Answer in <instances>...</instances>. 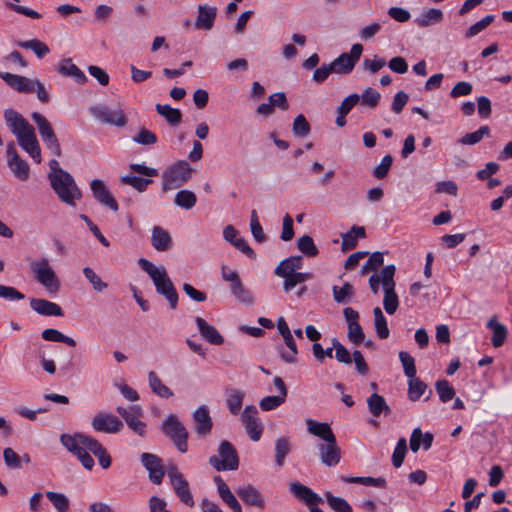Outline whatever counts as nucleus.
Wrapping results in <instances>:
<instances>
[{
  "label": "nucleus",
  "instance_id": "1",
  "mask_svg": "<svg viewBox=\"0 0 512 512\" xmlns=\"http://www.w3.org/2000/svg\"><path fill=\"white\" fill-rule=\"evenodd\" d=\"M11 132L16 136L19 145L36 162H41V149L36 138L32 125L18 112L13 109H7L4 113Z\"/></svg>",
  "mask_w": 512,
  "mask_h": 512
},
{
  "label": "nucleus",
  "instance_id": "2",
  "mask_svg": "<svg viewBox=\"0 0 512 512\" xmlns=\"http://www.w3.org/2000/svg\"><path fill=\"white\" fill-rule=\"evenodd\" d=\"M138 265L148 274L155 286L156 292L166 298L171 309H176L179 296L166 268L162 265L159 267L155 266L145 258H139Z\"/></svg>",
  "mask_w": 512,
  "mask_h": 512
},
{
  "label": "nucleus",
  "instance_id": "3",
  "mask_svg": "<svg viewBox=\"0 0 512 512\" xmlns=\"http://www.w3.org/2000/svg\"><path fill=\"white\" fill-rule=\"evenodd\" d=\"M60 175L51 177L50 185L61 202L75 206L76 201L81 199L82 193L77 186L73 176L67 171H59Z\"/></svg>",
  "mask_w": 512,
  "mask_h": 512
},
{
  "label": "nucleus",
  "instance_id": "4",
  "mask_svg": "<svg viewBox=\"0 0 512 512\" xmlns=\"http://www.w3.org/2000/svg\"><path fill=\"white\" fill-rule=\"evenodd\" d=\"M192 177V168L185 160H179L169 166L162 174V190L164 192L182 187Z\"/></svg>",
  "mask_w": 512,
  "mask_h": 512
},
{
  "label": "nucleus",
  "instance_id": "5",
  "mask_svg": "<svg viewBox=\"0 0 512 512\" xmlns=\"http://www.w3.org/2000/svg\"><path fill=\"white\" fill-rule=\"evenodd\" d=\"M84 439H87V435L82 433H75L73 435L62 434L60 436L61 444L78 458L85 469L90 471L95 466V462L89 454L90 451L87 445L81 444V442H85Z\"/></svg>",
  "mask_w": 512,
  "mask_h": 512
},
{
  "label": "nucleus",
  "instance_id": "6",
  "mask_svg": "<svg viewBox=\"0 0 512 512\" xmlns=\"http://www.w3.org/2000/svg\"><path fill=\"white\" fill-rule=\"evenodd\" d=\"M209 464L218 472L233 471L239 467V457L235 447L227 440H222L218 447V455L209 458Z\"/></svg>",
  "mask_w": 512,
  "mask_h": 512
},
{
  "label": "nucleus",
  "instance_id": "7",
  "mask_svg": "<svg viewBox=\"0 0 512 512\" xmlns=\"http://www.w3.org/2000/svg\"><path fill=\"white\" fill-rule=\"evenodd\" d=\"M30 269L34 278L44 286L48 292L56 293L60 288V281L50 265L48 258L43 257L39 260L33 261L30 264Z\"/></svg>",
  "mask_w": 512,
  "mask_h": 512
},
{
  "label": "nucleus",
  "instance_id": "8",
  "mask_svg": "<svg viewBox=\"0 0 512 512\" xmlns=\"http://www.w3.org/2000/svg\"><path fill=\"white\" fill-rule=\"evenodd\" d=\"M162 432L171 439L176 448L185 453L188 449V431L174 414H169L162 423Z\"/></svg>",
  "mask_w": 512,
  "mask_h": 512
},
{
  "label": "nucleus",
  "instance_id": "9",
  "mask_svg": "<svg viewBox=\"0 0 512 512\" xmlns=\"http://www.w3.org/2000/svg\"><path fill=\"white\" fill-rule=\"evenodd\" d=\"M384 252L376 251L370 255L366 263L361 268V275L372 273L369 278V286L373 293H378L379 286H384Z\"/></svg>",
  "mask_w": 512,
  "mask_h": 512
},
{
  "label": "nucleus",
  "instance_id": "10",
  "mask_svg": "<svg viewBox=\"0 0 512 512\" xmlns=\"http://www.w3.org/2000/svg\"><path fill=\"white\" fill-rule=\"evenodd\" d=\"M31 118L37 125L39 135L47 149L56 157H60L62 155L61 147L51 123L44 115L38 112H33Z\"/></svg>",
  "mask_w": 512,
  "mask_h": 512
},
{
  "label": "nucleus",
  "instance_id": "11",
  "mask_svg": "<svg viewBox=\"0 0 512 512\" xmlns=\"http://www.w3.org/2000/svg\"><path fill=\"white\" fill-rule=\"evenodd\" d=\"M222 279L230 282L231 294L241 303L251 305L254 302V297L250 290L242 283L239 273L235 270L229 269L227 266L221 268Z\"/></svg>",
  "mask_w": 512,
  "mask_h": 512
},
{
  "label": "nucleus",
  "instance_id": "12",
  "mask_svg": "<svg viewBox=\"0 0 512 512\" xmlns=\"http://www.w3.org/2000/svg\"><path fill=\"white\" fill-rule=\"evenodd\" d=\"M167 475L179 500L185 505L193 507V495L183 474L178 470L176 466H171L168 468Z\"/></svg>",
  "mask_w": 512,
  "mask_h": 512
},
{
  "label": "nucleus",
  "instance_id": "13",
  "mask_svg": "<svg viewBox=\"0 0 512 512\" xmlns=\"http://www.w3.org/2000/svg\"><path fill=\"white\" fill-rule=\"evenodd\" d=\"M362 52L363 46L356 43L351 47L350 53H342L339 55L330 63L332 68H334V73L343 75L349 74L354 69L356 62L360 59Z\"/></svg>",
  "mask_w": 512,
  "mask_h": 512
},
{
  "label": "nucleus",
  "instance_id": "14",
  "mask_svg": "<svg viewBox=\"0 0 512 512\" xmlns=\"http://www.w3.org/2000/svg\"><path fill=\"white\" fill-rule=\"evenodd\" d=\"M241 421L249 438L252 441H259L263 433V425L258 418V410L256 406H246L241 415Z\"/></svg>",
  "mask_w": 512,
  "mask_h": 512
},
{
  "label": "nucleus",
  "instance_id": "15",
  "mask_svg": "<svg viewBox=\"0 0 512 512\" xmlns=\"http://www.w3.org/2000/svg\"><path fill=\"white\" fill-rule=\"evenodd\" d=\"M89 112L92 116L104 124L123 127L127 123V119L121 109L112 110L106 105H97L90 107Z\"/></svg>",
  "mask_w": 512,
  "mask_h": 512
},
{
  "label": "nucleus",
  "instance_id": "16",
  "mask_svg": "<svg viewBox=\"0 0 512 512\" xmlns=\"http://www.w3.org/2000/svg\"><path fill=\"white\" fill-rule=\"evenodd\" d=\"M91 426L96 432L114 434L120 432L124 425L112 413L100 412L92 418Z\"/></svg>",
  "mask_w": 512,
  "mask_h": 512
},
{
  "label": "nucleus",
  "instance_id": "17",
  "mask_svg": "<svg viewBox=\"0 0 512 512\" xmlns=\"http://www.w3.org/2000/svg\"><path fill=\"white\" fill-rule=\"evenodd\" d=\"M116 411L125 420L128 427L136 434L143 436L146 432V424L140 420L142 408L139 405H132L129 408L118 406Z\"/></svg>",
  "mask_w": 512,
  "mask_h": 512
},
{
  "label": "nucleus",
  "instance_id": "18",
  "mask_svg": "<svg viewBox=\"0 0 512 512\" xmlns=\"http://www.w3.org/2000/svg\"><path fill=\"white\" fill-rule=\"evenodd\" d=\"M141 463L149 472V479L154 484H160L165 475L162 459L152 453H142Z\"/></svg>",
  "mask_w": 512,
  "mask_h": 512
},
{
  "label": "nucleus",
  "instance_id": "19",
  "mask_svg": "<svg viewBox=\"0 0 512 512\" xmlns=\"http://www.w3.org/2000/svg\"><path fill=\"white\" fill-rule=\"evenodd\" d=\"M317 449L322 464L334 467L340 462L341 449L337 444L336 438L325 443H319Z\"/></svg>",
  "mask_w": 512,
  "mask_h": 512
},
{
  "label": "nucleus",
  "instance_id": "20",
  "mask_svg": "<svg viewBox=\"0 0 512 512\" xmlns=\"http://www.w3.org/2000/svg\"><path fill=\"white\" fill-rule=\"evenodd\" d=\"M8 166L12 170L14 176L21 181L29 178L30 168L26 161L21 159L17 154L13 143L7 146Z\"/></svg>",
  "mask_w": 512,
  "mask_h": 512
},
{
  "label": "nucleus",
  "instance_id": "21",
  "mask_svg": "<svg viewBox=\"0 0 512 512\" xmlns=\"http://www.w3.org/2000/svg\"><path fill=\"white\" fill-rule=\"evenodd\" d=\"M217 17V7L207 4L197 6V16L194 21V27L197 30L210 31L214 27Z\"/></svg>",
  "mask_w": 512,
  "mask_h": 512
},
{
  "label": "nucleus",
  "instance_id": "22",
  "mask_svg": "<svg viewBox=\"0 0 512 512\" xmlns=\"http://www.w3.org/2000/svg\"><path fill=\"white\" fill-rule=\"evenodd\" d=\"M289 490L298 500L308 506L309 511H311V507H316L319 503H322V498L317 493L300 482H292Z\"/></svg>",
  "mask_w": 512,
  "mask_h": 512
},
{
  "label": "nucleus",
  "instance_id": "23",
  "mask_svg": "<svg viewBox=\"0 0 512 512\" xmlns=\"http://www.w3.org/2000/svg\"><path fill=\"white\" fill-rule=\"evenodd\" d=\"M90 188L94 198L101 203L109 207L112 211H118L119 206L117 201L114 199L104 182L100 179H94L90 183Z\"/></svg>",
  "mask_w": 512,
  "mask_h": 512
},
{
  "label": "nucleus",
  "instance_id": "24",
  "mask_svg": "<svg viewBox=\"0 0 512 512\" xmlns=\"http://www.w3.org/2000/svg\"><path fill=\"white\" fill-rule=\"evenodd\" d=\"M195 422V432L199 436H207L213 428V421L206 405L199 406L192 414Z\"/></svg>",
  "mask_w": 512,
  "mask_h": 512
},
{
  "label": "nucleus",
  "instance_id": "25",
  "mask_svg": "<svg viewBox=\"0 0 512 512\" xmlns=\"http://www.w3.org/2000/svg\"><path fill=\"white\" fill-rule=\"evenodd\" d=\"M30 307L31 309L41 316L46 317H62L64 316V311L57 303L42 299V298H30Z\"/></svg>",
  "mask_w": 512,
  "mask_h": 512
},
{
  "label": "nucleus",
  "instance_id": "26",
  "mask_svg": "<svg viewBox=\"0 0 512 512\" xmlns=\"http://www.w3.org/2000/svg\"><path fill=\"white\" fill-rule=\"evenodd\" d=\"M240 499L248 506L256 507L260 510L265 509V500L261 492L253 485L248 484L237 489Z\"/></svg>",
  "mask_w": 512,
  "mask_h": 512
},
{
  "label": "nucleus",
  "instance_id": "27",
  "mask_svg": "<svg viewBox=\"0 0 512 512\" xmlns=\"http://www.w3.org/2000/svg\"><path fill=\"white\" fill-rule=\"evenodd\" d=\"M0 78L3 79L10 88L17 92L33 93L32 85L35 84L34 80L9 72H0Z\"/></svg>",
  "mask_w": 512,
  "mask_h": 512
},
{
  "label": "nucleus",
  "instance_id": "28",
  "mask_svg": "<svg viewBox=\"0 0 512 512\" xmlns=\"http://www.w3.org/2000/svg\"><path fill=\"white\" fill-rule=\"evenodd\" d=\"M84 441L81 444L87 445L88 450L98 459L99 465L103 469H108L111 466L112 459L104 446L92 436L87 435V439H84Z\"/></svg>",
  "mask_w": 512,
  "mask_h": 512
},
{
  "label": "nucleus",
  "instance_id": "29",
  "mask_svg": "<svg viewBox=\"0 0 512 512\" xmlns=\"http://www.w3.org/2000/svg\"><path fill=\"white\" fill-rule=\"evenodd\" d=\"M407 384V396L410 401H418L422 396H425V400H428L433 394L432 390L428 389L427 384L417 375L409 377Z\"/></svg>",
  "mask_w": 512,
  "mask_h": 512
},
{
  "label": "nucleus",
  "instance_id": "30",
  "mask_svg": "<svg viewBox=\"0 0 512 512\" xmlns=\"http://www.w3.org/2000/svg\"><path fill=\"white\" fill-rule=\"evenodd\" d=\"M195 323L202 338L210 344L221 345L224 342V338L218 330L202 317L197 316Z\"/></svg>",
  "mask_w": 512,
  "mask_h": 512
},
{
  "label": "nucleus",
  "instance_id": "31",
  "mask_svg": "<svg viewBox=\"0 0 512 512\" xmlns=\"http://www.w3.org/2000/svg\"><path fill=\"white\" fill-rule=\"evenodd\" d=\"M214 482L217 486V491L222 501L227 504L233 512H242L240 503L238 502L235 495L231 492L229 486L224 482V480L218 475L214 477Z\"/></svg>",
  "mask_w": 512,
  "mask_h": 512
},
{
  "label": "nucleus",
  "instance_id": "32",
  "mask_svg": "<svg viewBox=\"0 0 512 512\" xmlns=\"http://www.w3.org/2000/svg\"><path fill=\"white\" fill-rule=\"evenodd\" d=\"M57 71L65 77H71L78 84L87 82L84 72L72 62L71 58L62 59L57 67Z\"/></svg>",
  "mask_w": 512,
  "mask_h": 512
},
{
  "label": "nucleus",
  "instance_id": "33",
  "mask_svg": "<svg viewBox=\"0 0 512 512\" xmlns=\"http://www.w3.org/2000/svg\"><path fill=\"white\" fill-rule=\"evenodd\" d=\"M306 425L308 432L322 439L323 443L336 438L330 425L326 422H318L313 419H306Z\"/></svg>",
  "mask_w": 512,
  "mask_h": 512
},
{
  "label": "nucleus",
  "instance_id": "34",
  "mask_svg": "<svg viewBox=\"0 0 512 512\" xmlns=\"http://www.w3.org/2000/svg\"><path fill=\"white\" fill-rule=\"evenodd\" d=\"M434 436L430 432L423 433L422 430L417 427L413 429L410 436V449L413 453H417L423 445L424 450H429L432 446Z\"/></svg>",
  "mask_w": 512,
  "mask_h": 512
},
{
  "label": "nucleus",
  "instance_id": "35",
  "mask_svg": "<svg viewBox=\"0 0 512 512\" xmlns=\"http://www.w3.org/2000/svg\"><path fill=\"white\" fill-rule=\"evenodd\" d=\"M151 245L157 251H167L172 246V238L168 231L160 226H155L152 229Z\"/></svg>",
  "mask_w": 512,
  "mask_h": 512
},
{
  "label": "nucleus",
  "instance_id": "36",
  "mask_svg": "<svg viewBox=\"0 0 512 512\" xmlns=\"http://www.w3.org/2000/svg\"><path fill=\"white\" fill-rule=\"evenodd\" d=\"M303 266L302 256H290L282 260L274 270L276 276H289Z\"/></svg>",
  "mask_w": 512,
  "mask_h": 512
},
{
  "label": "nucleus",
  "instance_id": "37",
  "mask_svg": "<svg viewBox=\"0 0 512 512\" xmlns=\"http://www.w3.org/2000/svg\"><path fill=\"white\" fill-rule=\"evenodd\" d=\"M365 229L362 226H352V228L341 235L342 244L341 249L344 252L350 251L354 249L357 245V241L359 238L365 237Z\"/></svg>",
  "mask_w": 512,
  "mask_h": 512
},
{
  "label": "nucleus",
  "instance_id": "38",
  "mask_svg": "<svg viewBox=\"0 0 512 512\" xmlns=\"http://www.w3.org/2000/svg\"><path fill=\"white\" fill-rule=\"evenodd\" d=\"M148 382L150 389L157 396L168 399L174 395L173 391L162 382L156 372L150 371L148 373Z\"/></svg>",
  "mask_w": 512,
  "mask_h": 512
},
{
  "label": "nucleus",
  "instance_id": "39",
  "mask_svg": "<svg viewBox=\"0 0 512 512\" xmlns=\"http://www.w3.org/2000/svg\"><path fill=\"white\" fill-rule=\"evenodd\" d=\"M394 278H386V314L393 315L399 307L398 295L395 292Z\"/></svg>",
  "mask_w": 512,
  "mask_h": 512
},
{
  "label": "nucleus",
  "instance_id": "40",
  "mask_svg": "<svg viewBox=\"0 0 512 512\" xmlns=\"http://www.w3.org/2000/svg\"><path fill=\"white\" fill-rule=\"evenodd\" d=\"M443 17L444 14L442 10L430 8L424 11L415 21L420 27H428L441 22Z\"/></svg>",
  "mask_w": 512,
  "mask_h": 512
},
{
  "label": "nucleus",
  "instance_id": "41",
  "mask_svg": "<svg viewBox=\"0 0 512 512\" xmlns=\"http://www.w3.org/2000/svg\"><path fill=\"white\" fill-rule=\"evenodd\" d=\"M155 108L158 114L163 116L170 125L176 126L180 124L182 113L179 109L172 108L168 104H156Z\"/></svg>",
  "mask_w": 512,
  "mask_h": 512
},
{
  "label": "nucleus",
  "instance_id": "42",
  "mask_svg": "<svg viewBox=\"0 0 512 512\" xmlns=\"http://www.w3.org/2000/svg\"><path fill=\"white\" fill-rule=\"evenodd\" d=\"M487 327L493 331L491 338L492 345L495 348L502 346L507 337V328L505 325L497 322L495 318H491L487 323Z\"/></svg>",
  "mask_w": 512,
  "mask_h": 512
},
{
  "label": "nucleus",
  "instance_id": "43",
  "mask_svg": "<svg viewBox=\"0 0 512 512\" xmlns=\"http://www.w3.org/2000/svg\"><path fill=\"white\" fill-rule=\"evenodd\" d=\"M291 451V444L287 437H279L275 441V462L278 467H282L285 463L286 456Z\"/></svg>",
  "mask_w": 512,
  "mask_h": 512
},
{
  "label": "nucleus",
  "instance_id": "44",
  "mask_svg": "<svg viewBox=\"0 0 512 512\" xmlns=\"http://www.w3.org/2000/svg\"><path fill=\"white\" fill-rule=\"evenodd\" d=\"M197 202L196 194L190 190H180L174 197V204L182 209L190 210Z\"/></svg>",
  "mask_w": 512,
  "mask_h": 512
},
{
  "label": "nucleus",
  "instance_id": "45",
  "mask_svg": "<svg viewBox=\"0 0 512 512\" xmlns=\"http://www.w3.org/2000/svg\"><path fill=\"white\" fill-rule=\"evenodd\" d=\"M41 337L45 341L61 342V343H65L66 345H68L70 347L76 346V341L73 338L64 335L62 332H60L59 330L54 329V328H47V329L43 330L41 333Z\"/></svg>",
  "mask_w": 512,
  "mask_h": 512
},
{
  "label": "nucleus",
  "instance_id": "46",
  "mask_svg": "<svg viewBox=\"0 0 512 512\" xmlns=\"http://www.w3.org/2000/svg\"><path fill=\"white\" fill-rule=\"evenodd\" d=\"M17 46H19L20 48H23V49L32 50L39 59H42L44 56H46L50 52L49 47L44 42H42L38 39H31V40H27V41H18Z\"/></svg>",
  "mask_w": 512,
  "mask_h": 512
},
{
  "label": "nucleus",
  "instance_id": "47",
  "mask_svg": "<svg viewBox=\"0 0 512 512\" xmlns=\"http://www.w3.org/2000/svg\"><path fill=\"white\" fill-rule=\"evenodd\" d=\"M284 342L286 346L289 348V352L284 351L283 347L279 348V352L281 355V358L286 363H295L296 362V355L298 354V349L296 346V342L290 333L289 335H284L283 337Z\"/></svg>",
  "mask_w": 512,
  "mask_h": 512
},
{
  "label": "nucleus",
  "instance_id": "48",
  "mask_svg": "<svg viewBox=\"0 0 512 512\" xmlns=\"http://www.w3.org/2000/svg\"><path fill=\"white\" fill-rule=\"evenodd\" d=\"M330 508L335 512H353L351 505L341 497L334 496L330 491L324 493Z\"/></svg>",
  "mask_w": 512,
  "mask_h": 512
},
{
  "label": "nucleus",
  "instance_id": "49",
  "mask_svg": "<svg viewBox=\"0 0 512 512\" xmlns=\"http://www.w3.org/2000/svg\"><path fill=\"white\" fill-rule=\"evenodd\" d=\"M244 392L240 390H232L226 399V404L229 412L232 415H238L242 408Z\"/></svg>",
  "mask_w": 512,
  "mask_h": 512
},
{
  "label": "nucleus",
  "instance_id": "50",
  "mask_svg": "<svg viewBox=\"0 0 512 512\" xmlns=\"http://www.w3.org/2000/svg\"><path fill=\"white\" fill-rule=\"evenodd\" d=\"M297 248L308 257H315L319 253L313 238L309 235L298 238Z\"/></svg>",
  "mask_w": 512,
  "mask_h": 512
},
{
  "label": "nucleus",
  "instance_id": "51",
  "mask_svg": "<svg viewBox=\"0 0 512 512\" xmlns=\"http://www.w3.org/2000/svg\"><path fill=\"white\" fill-rule=\"evenodd\" d=\"M121 181L133 187L138 192H144L147 190V187L153 182L152 179L142 178L135 175H125L121 178Z\"/></svg>",
  "mask_w": 512,
  "mask_h": 512
},
{
  "label": "nucleus",
  "instance_id": "52",
  "mask_svg": "<svg viewBox=\"0 0 512 512\" xmlns=\"http://www.w3.org/2000/svg\"><path fill=\"white\" fill-rule=\"evenodd\" d=\"M46 497L53 504L58 512H67L69 509V499L63 493L48 491Z\"/></svg>",
  "mask_w": 512,
  "mask_h": 512
},
{
  "label": "nucleus",
  "instance_id": "53",
  "mask_svg": "<svg viewBox=\"0 0 512 512\" xmlns=\"http://www.w3.org/2000/svg\"><path fill=\"white\" fill-rule=\"evenodd\" d=\"M436 391L439 395L440 400L443 403H447L455 396V390L449 383V381L442 379L435 383Z\"/></svg>",
  "mask_w": 512,
  "mask_h": 512
},
{
  "label": "nucleus",
  "instance_id": "54",
  "mask_svg": "<svg viewBox=\"0 0 512 512\" xmlns=\"http://www.w3.org/2000/svg\"><path fill=\"white\" fill-rule=\"evenodd\" d=\"M489 132L490 128L487 125L481 126L477 131L467 133L462 138H460L459 143L463 145H475L479 143L484 136L488 135Z\"/></svg>",
  "mask_w": 512,
  "mask_h": 512
},
{
  "label": "nucleus",
  "instance_id": "55",
  "mask_svg": "<svg viewBox=\"0 0 512 512\" xmlns=\"http://www.w3.org/2000/svg\"><path fill=\"white\" fill-rule=\"evenodd\" d=\"M292 131L297 137H306L311 131L309 122L303 114H299L293 121Z\"/></svg>",
  "mask_w": 512,
  "mask_h": 512
},
{
  "label": "nucleus",
  "instance_id": "56",
  "mask_svg": "<svg viewBox=\"0 0 512 512\" xmlns=\"http://www.w3.org/2000/svg\"><path fill=\"white\" fill-rule=\"evenodd\" d=\"M380 99H381V94L377 90H375L371 87H368L364 90V92L360 96L359 103L363 106H367L369 108H374L377 106Z\"/></svg>",
  "mask_w": 512,
  "mask_h": 512
},
{
  "label": "nucleus",
  "instance_id": "57",
  "mask_svg": "<svg viewBox=\"0 0 512 512\" xmlns=\"http://www.w3.org/2000/svg\"><path fill=\"white\" fill-rule=\"evenodd\" d=\"M399 359L403 367L404 375L407 378L415 376L417 370L414 358L408 352L401 351L399 353Z\"/></svg>",
  "mask_w": 512,
  "mask_h": 512
},
{
  "label": "nucleus",
  "instance_id": "58",
  "mask_svg": "<svg viewBox=\"0 0 512 512\" xmlns=\"http://www.w3.org/2000/svg\"><path fill=\"white\" fill-rule=\"evenodd\" d=\"M495 17L493 15H487L475 24L471 25L465 32L466 38H472L486 29L493 21Z\"/></svg>",
  "mask_w": 512,
  "mask_h": 512
},
{
  "label": "nucleus",
  "instance_id": "59",
  "mask_svg": "<svg viewBox=\"0 0 512 512\" xmlns=\"http://www.w3.org/2000/svg\"><path fill=\"white\" fill-rule=\"evenodd\" d=\"M367 405L369 412L374 417H378L384 411V398L377 393H373L367 399Z\"/></svg>",
  "mask_w": 512,
  "mask_h": 512
},
{
  "label": "nucleus",
  "instance_id": "60",
  "mask_svg": "<svg viewBox=\"0 0 512 512\" xmlns=\"http://www.w3.org/2000/svg\"><path fill=\"white\" fill-rule=\"evenodd\" d=\"M83 274L96 292H102L104 289L107 288V283L103 282L92 268H83Z\"/></svg>",
  "mask_w": 512,
  "mask_h": 512
},
{
  "label": "nucleus",
  "instance_id": "61",
  "mask_svg": "<svg viewBox=\"0 0 512 512\" xmlns=\"http://www.w3.org/2000/svg\"><path fill=\"white\" fill-rule=\"evenodd\" d=\"M132 140L140 145H153L157 142V136L152 131L141 128L139 132L133 136Z\"/></svg>",
  "mask_w": 512,
  "mask_h": 512
},
{
  "label": "nucleus",
  "instance_id": "62",
  "mask_svg": "<svg viewBox=\"0 0 512 512\" xmlns=\"http://www.w3.org/2000/svg\"><path fill=\"white\" fill-rule=\"evenodd\" d=\"M407 453V443L404 438H400L397 446L394 449L393 455H392V463L396 468H399L405 458V455Z\"/></svg>",
  "mask_w": 512,
  "mask_h": 512
},
{
  "label": "nucleus",
  "instance_id": "63",
  "mask_svg": "<svg viewBox=\"0 0 512 512\" xmlns=\"http://www.w3.org/2000/svg\"><path fill=\"white\" fill-rule=\"evenodd\" d=\"M285 400L283 396H266L260 400L259 406L264 411H271L281 406Z\"/></svg>",
  "mask_w": 512,
  "mask_h": 512
},
{
  "label": "nucleus",
  "instance_id": "64",
  "mask_svg": "<svg viewBox=\"0 0 512 512\" xmlns=\"http://www.w3.org/2000/svg\"><path fill=\"white\" fill-rule=\"evenodd\" d=\"M3 459L5 465L10 469H19L21 468V458L20 456L12 449L5 448L3 451Z\"/></svg>",
  "mask_w": 512,
  "mask_h": 512
}]
</instances>
